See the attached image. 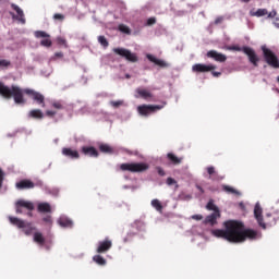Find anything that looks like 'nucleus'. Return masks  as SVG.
Listing matches in <instances>:
<instances>
[{
	"label": "nucleus",
	"mask_w": 279,
	"mask_h": 279,
	"mask_svg": "<svg viewBox=\"0 0 279 279\" xmlns=\"http://www.w3.org/2000/svg\"><path fill=\"white\" fill-rule=\"evenodd\" d=\"M222 191H225V193H228L229 195H236L238 197L241 196V193L230 185H222Z\"/></svg>",
	"instance_id": "27"
},
{
	"label": "nucleus",
	"mask_w": 279,
	"mask_h": 279,
	"mask_svg": "<svg viewBox=\"0 0 279 279\" xmlns=\"http://www.w3.org/2000/svg\"><path fill=\"white\" fill-rule=\"evenodd\" d=\"M56 58H63L64 57V53L62 52H57L54 53Z\"/></svg>",
	"instance_id": "52"
},
{
	"label": "nucleus",
	"mask_w": 279,
	"mask_h": 279,
	"mask_svg": "<svg viewBox=\"0 0 279 279\" xmlns=\"http://www.w3.org/2000/svg\"><path fill=\"white\" fill-rule=\"evenodd\" d=\"M113 52H116L117 56H121V58H125L128 62H136L138 60V57L136 56V53L125 48H114Z\"/></svg>",
	"instance_id": "8"
},
{
	"label": "nucleus",
	"mask_w": 279,
	"mask_h": 279,
	"mask_svg": "<svg viewBox=\"0 0 279 279\" xmlns=\"http://www.w3.org/2000/svg\"><path fill=\"white\" fill-rule=\"evenodd\" d=\"M123 104V100H111L110 101V106H112V108H120V106Z\"/></svg>",
	"instance_id": "38"
},
{
	"label": "nucleus",
	"mask_w": 279,
	"mask_h": 279,
	"mask_svg": "<svg viewBox=\"0 0 279 279\" xmlns=\"http://www.w3.org/2000/svg\"><path fill=\"white\" fill-rule=\"evenodd\" d=\"M93 260H94L97 265H100V266L106 265V258H104L101 255H95V256L93 257Z\"/></svg>",
	"instance_id": "33"
},
{
	"label": "nucleus",
	"mask_w": 279,
	"mask_h": 279,
	"mask_svg": "<svg viewBox=\"0 0 279 279\" xmlns=\"http://www.w3.org/2000/svg\"><path fill=\"white\" fill-rule=\"evenodd\" d=\"M241 208H245V205L243 203H240Z\"/></svg>",
	"instance_id": "57"
},
{
	"label": "nucleus",
	"mask_w": 279,
	"mask_h": 279,
	"mask_svg": "<svg viewBox=\"0 0 279 279\" xmlns=\"http://www.w3.org/2000/svg\"><path fill=\"white\" fill-rule=\"evenodd\" d=\"M276 14H278L276 10L271 11L270 13H268V19H276Z\"/></svg>",
	"instance_id": "49"
},
{
	"label": "nucleus",
	"mask_w": 279,
	"mask_h": 279,
	"mask_svg": "<svg viewBox=\"0 0 279 279\" xmlns=\"http://www.w3.org/2000/svg\"><path fill=\"white\" fill-rule=\"evenodd\" d=\"M262 51L264 60L266 63H268V66H271L272 69H279L278 56H276L271 49L267 48V46H262Z\"/></svg>",
	"instance_id": "5"
},
{
	"label": "nucleus",
	"mask_w": 279,
	"mask_h": 279,
	"mask_svg": "<svg viewBox=\"0 0 279 279\" xmlns=\"http://www.w3.org/2000/svg\"><path fill=\"white\" fill-rule=\"evenodd\" d=\"M37 210L38 213L51 215V205L49 203H39Z\"/></svg>",
	"instance_id": "23"
},
{
	"label": "nucleus",
	"mask_w": 279,
	"mask_h": 279,
	"mask_svg": "<svg viewBox=\"0 0 279 279\" xmlns=\"http://www.w3.org/2000/svg\"><path fill=\"white\" fill-rule=\"evenodd\" d=\"M206 171L208 173V180H211V182H221L226 177L219 174L214 166H209L206 168Z\"/></svg>",
	"instance_id": "15"
},
{
	"label": "nucleus",
	"mask_w": 279,
	"mask_h": 279,
	"mask_svg": "<svg viewBox=\"0 0 279 279\" xmlns=\"http://www.w3.org/2000/svg\"><path fill=\"white\" fill-rule=\"evenodd\" d=\"M165 108V105H142L137 107V112L142 117H149L153 112H156V110H162Z\"/></svg>",
	"instance_id": "7"
},
{
	"label": "nucleus",
	"mask_w": 279,
	"mask_h": 279,
	"mask_svg": "<svg viewBox=\"0 0 279 279\" xmlns=\"http://www.w3.org/2000/svg\"><path fill=\"white\" fill-rule=\"evenodd\" d=\"M12 10H14V12H16L17 15H15L14 13H11V16H13V19H16V21H19L20 23H22V25H25L26 21H25V13L23 12V9H21L19 5H16L15 3L11 4Z\"/></svg>",
	"instance_id": "14"
},
{
	"label": "nucleus",
	"mask_w": 279,
	"mask_h": 279,
	"mask_svg": "<svg viewBox=\"0 0 279 279\" xmlns=\"http://www.w3.org/2000/svg\"><path fill=\"white\" fill-rule=\"evenodd\" d=\"M211 74L214 75V77H220L221 72H215V71H213Z\"/></svg>",
	"instance_id": "51"
},
{
	"label": "nucleus",
	"mask_w": 279,
	"mask_h": 279,
	"mask_svg": "<svg viewBox=\"0 0 279 279\" xmlns=\"http://www.w3.org/2000/svg\"><path fill=\"white\" fill-rule=\"evenodd\" d=\"M243 3H250L251 0H242Z\"/></svg>",
	"instance_id": "58"
},
{
	"label": "nucleus",
	"mask_w": 279,
	"mask_h": 279,
	"mask_svg": "<svg viewBox=\"0 0 279 279\" xmlns=\"http://www.w3.org/2000/svg\"><path fill=\"white\" fill-rule=\"evenodd\" d=\"M167 158H168V160L171 161L172 165H181L182 163V158L173 155V153H168Z\"/></svg>",
	"instance_id": "28"
},
{
	"label": "nucleus",
	"mask_w": 279,
	"mask_h": 279,
	"mask_svg": "<svg viewBox=\"0 0 279 279\" xmlns=\"http://www.w3.org/2000/svg\"><path fill=\"white\" fill-rule=\"evenodd\" d=\"M221 218V211H214L211 215H208L205 220L204 223L209 226H216L217 223V219Z\"/></svg>",
	"instance_id": "19"
},
{
	"label": "nucleus",
	"mask_w": 279,
	"mask_h": 279,
	"mask_svg": "<svg viewBox=\"0 0 279 279\" xmlns=\"http://www.w3.org/2000/svg\"><path fill=\"white\" fill-rule=\"evenodd\" d=\"M53 19L54 21H64V15L62 13H56Z\"/></svg>",
	"instance_id": "40"
},
{
	"label": "nucleus",
	"mask_w": 279,
	"mask_h": 279,
	"mask_svg": "<svg viewBox=\"0 0 279 279\" xmlns=\"http://www.w3.org/2000/svg\"><path fill=\"white\" fill-rule=\"evenodd\" d=\"M9 221L12 223V226H16V228L23 230L26 236H29L32 232L36 230V228L32 226L31 222H25V220L19 219L17 217L9 216Z\"/></svg>",
	"instance_id": "4"
},
{
	"label": "nucleus",
	"mask_w": 279,
	"mask_h": 279,
	"mask_svg": "<svg viewBox=\"0 0 279 279\" xmlns=\"http://www.w3.org/2000/svg\"><path fill=\"white\" fill-rule=\"evenodd\" d=\"M229 51H243V48H241L240 46H230Z\"/></svg>",
	"instance_id": "41"
},
{
	"label": "nucleus",
	"mask_w": 279,
	"mask_h": 279,
	"mask_svg": "<svg viewBox=\"0 0 279 279\" xmlns=\"http://www.w3.org/2000/svg\"><path fill=\"white\" fill-rule=\"evenodd\" d=\"M62 155L72 160H77L80 158V153L77 150L66 147L62 148Z\"/></svg>",
	"instance_id": "20"
},
{
	"label": "nucleus",
	"mask_w": 279,
	"mask_h": 279,
	"mask_svg": "<svg viewBox=\"0 0 279 279\" xmlns=\"http://www.w3.org/2000/svg\"><path fill=\"white\" fill-rule=\"evenodd\" d=\"M52 108H54L56 110H64V105L62 104V101H53Z\"/></svg>",
	"instance_id": "36"
},
{
	"label": "nucleus",
	"mask_w": 279,
	"mask_h": 279,
	"mask_svg": "<svg viewBox=\"0 0 279 279\" xmlns=\"http://www.w3.org/2000/svg\"><path fill=\"white\" fill-rule=\"evenodd\" d=\"M157 172L159 175H161V178H163V175H167V173L165 172V170L160 167L157 168Z\"/></svg>",
	"instance_id": "46"
},
{
	"label": "nucleus",
	"mask_w": 279,
	"mask_h": 279,
	"mask_svg": "<svg viewBox=\"0 0 279 279\" xmlns=\"http://www.w3.org/2000/svg\"><path fill=\"white\" fill-rule=\"evenodd\" d=\"M0 66H10V61L5 59L0 60Z\"/></svg>",
	"instance_id": "43"
},
{
	"label": "nucleus",
	"mask_w": 279,
	"mask_h": 279,
	"mask_svg": "<svg viewBox=\"0 0 279 279\" xmlns=\"http://www.w3.org/2000/svg\"><path fill=\"white\" fill-rule=\"evenodd\" d=\"M146 58L149 60V62H154V64L160 66L161 69H167V66H169V63H166L163 60L154 57V54H147Z\"/></svg>",
	"instance_id": "21"
},
{
	"label": "nucleus",
	"mask_w": 279,
	"mask_h": 279,
	"mask_svg": "<svg viewBox=\"0 0 279 279\" xmlns=\"http://www.w3.org/2000/svg\"><path fill=\"white\" fill-rule=\"evenodd\" d=\"M56 114H58V112L53 111V110H47L46 111V116L47 117H56Z\"/></svg>",
	"instance_id": "44"
},
{
	"label": "nucleus",
	"mask_w": 279,
	"mask_h": 279,
	"mask_svg": "<svg viewBox=\"0 0 279 279\" xmlns=\"http://www.w3.org/2000/svg\"><path fill=\"white\" fill-rule=\"evenodd\" d=\"M277 82L279 83V76H277Z\"/></svg>",
	"instance_id": "59"
},
{
	"label": "nucleus",
	"mask_w": 279,
	"mask_h": 279,
	"mask_svg": "<svg viewBox=\"0 0 279 279\" xmlns=\"http://www.w3.org/2000/svg\"><path fill=\"white\" fill-rule=\"evenodd\" d=\"M151 206L153 208H155V210H157V213H162V203H160V201H158V198H155L151 201Z\"/></svg>",
	"instance_id": "30"
},
{
	"label": "nucleus",
	"mask_w": 279,
	"mask_h": 279,
	"mask_svg": "<svg viewBox=\"0 0 279 279\" xmlns=\"http://www.w3.org/2000/svg\"><path fill=\"white\" fill-rule=\"evenodd\" d=\"M136 93H137V95H140V97H142V99H151L154 97L151 92H149L147 89L137 88Z\"/></svg>",
	"instance_id": "25"
},
{
	"label": "nucleus",
	"mask_w": 279,
	"mask_h": 279,
	"mask_svg": "<svg viewBox=\"0 0 279 279\" xmlns=\"http://www.w3.org/2000/svg\"><path fill=\"white\" fill-rule=\"evenodd\" d=\"M99 151H101L102 154H112L114 150L108 144H100Z\"/></svg>",
	"instance_id": "29"
},
{
	"label": "nucleus",
	"mask_w": 279,
	"mask_h": 279,
	"mask_svg": "<svg viewBox=\"0 0 279 279\" xmlns=\"http://www.w3.org/2000/svg\"><path fill=\"white\" fill-rule=\"evenodd\" d=\"M192 219H194L195 221H202V219H204V216H202V215H193Z\"/></svg>",
	"instance_id": "45"
},
{
	"label": "nucleus",
	"mask_w": 279,
	"mask_h": 279,
	"mask_svg": "<svg viewBox=\"0 0 279 279\" xmlns=\"http://www.w3.org/2000/svg\"><path fill=\"white\" fill-rule=\"evenodd\" d=\"M119 31L122 32V34H132V29H130L125 24L119 25Z\"/></svg>",
	"instance_id": "34"
},
{
	"label": "nucleus",
	"mask_w": 279,
	"mask_h": 279,
	"mask_svg": "<svg viewBox=\"0 0 279 279\" xmlns=\"http://www.w3.org/2000/svg\"><path fill=\"white\" fill-rule=\"evenodd\" d=\"M15 186L19 191H25V190L34 189L36 184H34L32 180L24 179L17 182Z\"/></svg>",
	"instance_id": "18"
},
{
	"label": "nucleus",
	"mask_w": 279,
	"mask_h": 279,
	"mask_svg": "<svg viewBox=\"0 0 279 279\" xmlns=\"http://www.w3.org/2000/svg\"><path fill=\"white\" fill-rule=\"evenodd\" d=\"M217 69L216 65L214 64H202V63H196L192 66V71H194V73H208L210 71H215Z\"/></svg>",
	"instance_id": "13"
},
{
	"label": "nucleus",
	"mask_w": 279,
	"mask_h": 279,
	"mask_svg": "<svg viewBox=\"0 0 279 279\" xmlns=\"http://www.w3.org/2000/svg\"><path fill=\"white\" fill-rule=\"evenodd\" d=\"M189 199H191V196H187Z\"/></svg>",
	"instance_id": "60"
},
{
	"label": "nucleus",
	"mask_w": 279,
	"mask_h": 279,
	"mask_svg": "<svg viewBox=\"0 0 279 279\" xmlns=\"http://www.w3.org/2000/svg\"><path fill=\"white\" fill-rule=\"evenodd\" d=\"M268 12L267 9H258L256 12H251V16H267Z\"/></svg>",
	"instance_id": "31"
},
{
	"label": "nucleus",
	"mask_w": 279,
	"mask_h": 279,
	"mask_svg": "<svg viewBox=\"0 0 279 279\" xmlns=\"http://www.w3.org/2000/svg\"><path fill=\"white\" fill-rule=\"evenodd\" d=\"M121 171H130L131 173H143V171H147L149 169V165L145 162L140 163H121Z\"/></svg>",
	"instance_id": "6"
},
{
	"label": "nucleus",
	"mask_w": 279,
	"mask_h": 279,
	"mask_svg": "<svg viewBox=\"0 0 279 279\" xmlns=\"http://www.w3.org/2000/svg\"><path fill=\"white\" fill-rule=\"evenodd\" d=\"M81 151L84 156H89V158H99V151L93 146H83Z\"/></svg>",
	"instance_id": "17"
},
{
	"label": "nucleus",
	"mask_w": 279,
	"mask_h": 279,
	"mask_svg": "<svg viewBox=\"0 0 279 279\" xmlns=\"http://www.w3.org/2000/svg\"><path fill=\"white\" fill-rule=\"evenodd\" d=\"M3 180H5V172L0 168V189L3 187Z\"/></svg>",
	"instance_id": "39"
},
{
	"label": "nucleus",
	"mask_w": 279,
	"mask_h": 279,
	"mask_svg": "<svg viewBox=\"0 0 279 279\" xmlns=\"http://www.w3.org/2000/svg\"><path fill=\"white\" fill-rule=\"evenodd\" d=\"M126 80H130L132 77L130 74H125Z\"/></svg>",
	"instance_id": "56"
},
{
	"label": "nucleus",
	"mask_w": 279,
	"mask_h": 279,
	"mask_svg": "<svg viewBox=\"0 0 279 279\" xmlns=\"http://www.w3.org/2000/svg\"><path fill=\"white\" fill-rule=\"evenodd\" d=\"M215 23H216V25H218V23H221V19H217V20L215 21Z\"/></svg>",
	"instance_id": "54"
},
{
	"label": "nucleus",
	"mask_w": 279,
	"mask_h": 279,
	"mask_svg": "<svg viewBox=\"0 0 279 279\" xmlns=\"http://www.w3.org/2000/svg\"><path fill=\"white\" fill-rule=\"evenodd\" d=\"M58 223L61 228H73V220L66 217L59 218Z\"/></svg>",
	"instance_id": "24"
},
{
	"label": "nucleus",
	"mask_w": 279,
	"mask_h": 279,
	"mask_svg": "<svg viewBox=\"0 0 279 279\" xmlns=\"http://www.w3.org/2000/svg\"><path fill=\"white\" fill-rule=\"evenodd\" d=\"M57 43H58L59 45H66V39H64V38H62V37H59V38H57Z\"/></svg>",
	"instance_id": "48"
},
{
	"label": "nucleus",
	"mask_w": 279,
	"mask_h": 279,
	"mask_svg": "<svg viewBox=\"0 0 279 279\" xmlns=\"http://www.w3.org/2000/svg\"><path fill=\"white\" fill-rule=\"evenodd\" d=\"M207 58H211L216 62H226V60H228L226 54L218 52L217 50H209L207 52Z\"/></svg>",
	"instance_id": "16"
},
{
	"label": "nucleus",
	"mask_w": 279,
	"mask_h": 279,
	"mask_svg": "<svg viewBox=\"0 0 279 279\" xmlns=\"http://www.w3.org/2000/svg\"><path fill=\"white\" fill-rule=\"evenodd\" d=\"M112 248V240L106 238L104 241L98 242V247L96 250L97 254H106Z\"/></svg>",
	"instance_id": "12"
},
{
	"label": "nucleus",
	"mask_w": 279,
	"mask_h": 279,
	"mask_svg": "<svg viewBox=\"0 0 279 279\" xmlns=\"http://www.w3.org/2000/svg\"><path fill=\"white\" fill-rule=\"evenodd\" d=\"M254 217L259 228H263V230H267V228H274V226L278 223V216L276 214H266L263 217V208L259 204L255 205Z\"/></svg>",
	"instance_id": "3"
},
{
	"label": "nucleus",
	"mask_w": 279,
	"mask_h": 279,
	"mask_svg": "<svg viewBox=\"0 0 279 279\" xmlns=\"http://www.w3.org/2000/svg\"><path fill=\"white\" fill-rule=\"evenodd\" d=\"M28 119H45V113H43V111L40 109H32L28 112Z\"/></svg>",
	"instance_id": "22"
},
{
	"label": "nucleus",
	"mask_w": 279,
	"mask_h": 279,
	"mask_svg": "<svg viewBox=\"0 0 279 279\" xmlns=\"http://www.w3.org/2000/svg\"><path fill=\"white\" fill-rule=\"evenodd\" d=\"M23 93L24 95H27V97H29V99H32L35 104H37V106L45 108V95H43L41 93L36 92L32 88L22 89L16 85H12L11 87H9L8 85L0 82V95L4 99H12L13 97L15 104L20 106H25L26 101Z\"/></svg>",
	"instance_id": "2"
},
{
	"label": "nucleus",
	"mask_w": 279,
	"mask_h": 279,
	"mask_svg": "<svg viewBox=\"0 0 279 279\" xmlns=\"http://www.w3.org/2000/svg\"><path fill=\"white\" fill-rule=\"evenodd\" d=\"M166 184H168V186H173V184H175V189H180V185L178 184V181H175V179L169 177L166 181Z\"/></svg>",
	"instance_id": "35"
},
{
	"label": "nucleus",
	"mask_w": 279,
	"mask_h": 279,
	"mask_svg": "<svg viewBox=\"0 0 279 279\" xmlns=\"http://www.w3.org/2000/svg\"><path fill=\"white\" fill-rule=\"evenodd\" d=\"M43 221H44L45 223H51V222H52V220H51V215L45 216V217L43 218Z\"/></svg>",
	"instance_id": "42"
},
{
	"label": "nucleus",
	"mask_w": 279,
	"mask_h": 279,
	"mask_svg": "<svg viewBox=\"0 0 279 279\" xmlns=\"http://www.w3.org/2000/svg\"><path fill=\"white\" fill-rule=\"evenodd\" d=\"M33 241L37 243V245H45L46 243L45 235H43L40 232L34 233Z\"/></svg>",
	"instance_id": "26"
},
{
	"label": "nucleus",
	"mask_w": 279,
	"mask_h": 279,
	"mask_svg": "<svg viewBox=\"0 0 279 279\" xmlns=\"http://www.w3.org/2000/svg\"><path fill=\"white\" fill-rule=\"evenodd\" d=\"M35 38H44L40 41L41 47H51V45H53V43L50 39V35L47 34V32L44 31H36L34 33Z\"/></svg>",
	"instance_id": "11"
},
{
	"label": "nucleus",
	"mask_w": 279,
	"mask_h": 279,
	"mask_svg": "<svg viewBox=\"0 0 279 279\" xmlns=\"http://www.w3.org/2000/svg\"><path fill=\"white\" fill-rule=\"evenodd\" d=\"M197 191H199L201 195H204L205 191L204 187H202L199 184H196Z\"/></svg>",
	"instance_id": "50"
},
{
	"label": "nucleus",
	"mask_w": 279,
	"mask_h": 279,
	"mask_svg": "<svg viewBox=\"0 0 279 279\" xmlns=\"http://www.w3.org/2000/svg\"><path fill=\"white\" fill-rule=\"evenodd\" d=\"M147 25H156V17H150L147 20Z\"/></svg>",
	"instance_id": "47"
},
{
	"label": "nucleus",
	"mask_w": 279,
	"mask_h": 279,
	"mask_svg": "<svg viewBox=\"0 0 279 279\" xmlns=\"http://www.w3.org/2000/svg\"><path fill=\"white\" fill-rule=\"evenodd\" d=\"M23 208H26V210H34V203L25 199H20L15 203V213L17 215H23Z\"/></svg>",
	"instance_id": "10"
},
{
	"label": "nucleus",
	"mask_w": 279,
	"mask_h": 279,
	"mask_svg": "<svg viewBox=\"0 0 279 279\" xmlns=\"http://www.w3.org/2000/svg\"><path fill=\"white\" fill-rule=\"evenodd\" d=\"M243 53L247 56L248 62H251L252 65L258 66L259 58L258 54H256V51H254L252 48L244 46L242 49Z\"/></svg>",
	"instance_id": "9"
},
{
	"label": "nucleus",
	"mask_w": 279,
	"mask_h": 279,
	"mask_svg": "<svg viewBox=\"0 0 279 279\" xmlns=\"http://www.w3.org/2000/svg\"><path fill=\"white\" fill-rule=\"evenodd\" d=\"M141 223H143V222H141V220H137V221L134 222L135 226H138Z\"/></svg>",
	"instance_id": "55"
},
{
	"label": "nucleus",
	"mask_w": 279,
	"mask_h": 279,
	"mask_svg": "<svg viewBox=\"0 0 279 279\" xmlns=\"http://www.w3.org/2000/svg\"><path fill=\"white\" fill-rule=\"evenodd\" d=\"M27 217H34V214L32 213V210H28Z\"/></svg>",
	"instance_id": "53"
},
{
	"label": "nucleus",
	"mask_w": 279,
	"mask_h": 279,
	"mask_svg": "<svg viewBox=\"0 0 279 279\" xmlns=\"http://www.w3.org/2000/svg\"><path fill=\"white\" fill-rule=\"evenodd\" d=\"M207 210H213L214 213H221L219 210V207H217V205H215L214 201H209L206 205Z\"/></svg>",
	"instance_id": "32"
},
{
	"label": "nucleus",
	"mask_w": 279,
	"mask_h": 279,
	"mask_svg": "<svg viewBox=\"0 0 279 279\" xmlns=\"http://www.w3.org/2000/svg\"><path fill=\"white\" fill-rule=\"evenodd\" d=\"M98 43L102 46V47H108V39H106V36H99L98 37Z\"/></svg>",
	"instance_id": "37"
},
{
	"label": "nucleus",
	"mask_w": 279,
	"mask_h": 279,
	"mask_svg": "<svg viewBox=\"0 0 279 279\" xmlns=\"http://www.w3.org/2000/svg\"><path fill=\"white\" fill-rule=\"evenodd\" d=\"M225 229H216L211 231L216 239H223L229 243H245V241H255L258 238V231L254 229H245V225L239 220H227L223 222Z\"/></svg>",
	"instance_id": "1"
}]
</instances>
